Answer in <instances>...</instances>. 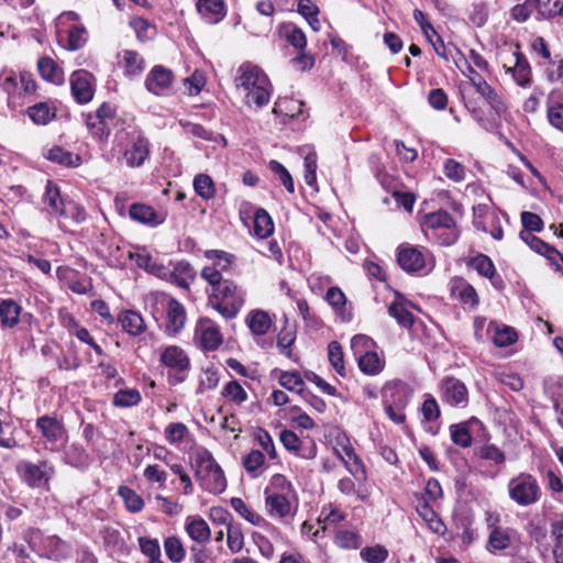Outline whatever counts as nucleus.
<instances>
[{"instance_id": "1", "label": "nucleus", "mask_w": 563, "mask_h": 563, "mask_svg": "<svg viewBox=\"0 0 563 563\" xmlns=\"http://www.w3.org/2000/svg\"><path fill=\"white\" fill-rule=\"evenodd\" d=\"M235 85L245 91V103L257 109L265 107L272 97L273 85L262 68L252 63H243L236 71Z\"/></svg>"}, {"instance_id": "2", "label": "nucleus", "mask_w": 563, "mask_h": 563, "mask_svg": "<svg viewBox=\"0 0 563 563\" xmlns=\"http://www.w3.org/2000/svg\"><path fill=\"white\" fill-rule=\"evenodd\" d=\"M192 461L195 477L203 490L214 495L224 492L227 487L224 473L209 450L197 449Z\"/></svg>"}, {"instance_id": "3", "label": "nucleus", "mask_w": 563, "mask_h": 563, "mask_svg": "<svg viewBox=\"0 0 563 563\" xmlns=\"http://www.w3.org/2000/svg\"><path fill=\"white\" fill-rule=\"evenodd\" d=\"M210 306L224 319H234L244 305V292L232 280H227L221 287L207 289Z\"/></svg>"}, {"instance_id": "4", "label": "nucleus", "mask_w": 563, "mask_h": 563, "mask_svg": "<svg viewBox=\"0 0 563 563\" xmlns=\"http://www.w3.org/2000/svg\"><path fill=\"white\" fill-rule=\"evenodd\" d=\"M509 498L520 507L534 505L541 498V487L534 476L529 473H519L509 479Z\"/></svg>"}, {"instance_id": "5", "label": "nucleus", "mask_w": 563, "mask_h": 563, "mask_svg": "<svg viewBox=\"0 0 563 563\" xmlns=\"http://www.w3.org/2000/svg\"><path fill=\"white\" fill-rule=\"evenodd\" d=\"M397 262L409 274H428L434 266L432 254L424 247L402 244L397 249Z\"/></svg>"}, {"instance_id": "6", "label": "nucleus", "mask_w": 563, "mask_h": 563, "mask_svg": "<svg viewBox=\"0 0 563 563\" xmlns=\"http://www.w3.org/2000/svg\"><path fill=\"white\" fill-rule=\"evenodd\" d=\"M16 473L29 487L47 489L55 475V466L47 460L38 461V463L22 460L16 464Z\"/></svg>"}, {"instance_id": "7", "label": "nucleus", "mask_w": 563, "mask_h": 563, "mask_svg": "<svg viewBox=\"0 0 563 563\" xmlns=\"http://www.w3.org/2000/svg\"><path fill=\"white\" fill-rule=\"evenodd\" d=\"M121 120L115 114V109L103 102L95 113L86 115V125L92 136L101 142L108 141L111 131Z\"/></svg>"}, {"instance_id": "8", "label": "nucleus", "mask_w": 563, "mask_h": 563, "mask_svg": "<svg viewBox=\"0 0 563 563\" xmlns=\"http://www.w3.org/2000/svg\"><path fill=\"white\" fill-rule=\"evenodd\" d=\"M36 429L41 432L45 448L52 452L60 451L67 443V431L62 420L48 415L36 419Z\"/></svg>"}, {"instance_id": "9", "label": "nucleus", "mask_w": 563, "mask_h": 563, "mask_svg": "<svg viewBox=\"0 0 563 563\" xmlns=\"http://www.w3.org/2000/svg\"><path fill=\"white\" fill-rule=\"evenodd\" d=\"M423 225L429 230H445V232L438 236V241L441 245H452L457 241L460 236L455 220L445 210H439L426 214L423 219Z\"/></svg>"}, {"instance_id": "10", "label": "nucleus", "mask_w": 563, "mask_h": 563, "mask_svg": "<svg viewBox=\"0 0 563 563\" xmlns=\"http://www.w3.org/2000/svg\"><path fill=\"white\" fill-rule=\"evenodd\" d=\"M471 84L476 92L486 101L490 110L498 119H505L508 107L504 97L493 88L482 76L471 77Z\"/></svg>"}, {"instance_id": "11", "label": "nucleus", "mask_w": 563, "mask_h": 563, "mask_svg": "<svg viewBox=\"0 0 563 563\" xmlns=\"http://www.w3.org/2000/svg\"><path fill=\"white\" fill-rule=\"evenodd\" d=\"M520 537L519 532L511 527L495 529L488 533L486 550L490 554H506L507 551L518 548Z\"/></svg>"}, {"instance_id": "12", "label": "nucleus", "mask_w": 563, "mask_h": 563, "mask_svg": "<svg viewBox=\"0 0 563 563\" xmlns=\"http://www.w3.org/2000/svg\"><path fill=\"white\" fill-rule=\"evenodd\" d=\"M440 393L441 399L452 407L465 408L468 404V390L455 377H445L440 384Z\"/></svg>"}, {"instance_id": "13", "label": "nucleus", "mask_w": 563, "mask_h": 563, "mask_svg": "<svg viewBox=\"0 0 563 563\" xmlns=\"http://www.w3.org/2000/svg\"><path fill=\"white\" fill-rule=\"evenodd\" d=\"M173 82V71L162 65H156L146 75L144 84L148 92L155 96H166L168 95Z\"/></svg>"}, {"instance_id": "14", "label": "nucleus", "mask_w": 563, "mask_h": 563, "mask_svg": "<svg viewBox=\"0 0 563 563\" xmlns=\"http://www.w3.org/2000/svg\"><path fill=\"white\" fill-rule=\"evenodd\" d=\"M161 362L176 373L177 383L185 380V375L180 374L189 369L190 361L183 349L176 345L166 346L161 353Z\"/></svg>"}, {"instance_id": "15", "label": "nucleus", "mask_w": 563, "mask_h": 563, "mask_svg": "<svg viewBox=\"0 0 563 563\" xmlns=\"http://www.w3.org/2000/svg\"><path fill=\"white\" fill-rule=\"evenodd\" d=\"M71 95L78 103H87L93 97L92 75L87 70H76L70 76Z\"/></svg>"}, {"instance_id": "16", "label": "nucleus", "mask_w": 563, "mask_h": 563, "mask_svg": "<svg viewBox=\"0 0 563 563\" xmlns=\"http://www.w3.org/2000/svg\"><path fill=\"white\" fill-rule=\"evenodd\" d=\"M196 336L199 338L201 346L208 351L217 350L222 343V334L219 327L209 318L199 320L196 328Z\"/></svg>"}, {"instance_id": "17", "label": "nucleus", "mask_w": 563, "mask_h": 563, "mask_svg": "<svg viewBox=\"0 0 563 563\" xmlns=\"http://www.w3.org/2000/svg\"><path fill=\"white\" fill-rule=\"evenodd\" d=\"M129 258L134 261L136 266L146 273L162 279L166 276V266L154 258L145 247L136 246L134 251H130Z\"/></svg>"}, {"instance_id": "18", "label": "nucleus", "mask_w": 563, "mask_h": 563, "mask_svg": "<svg viewBox=\"0 0 563 563\" xmlns=\"http://www.w3.org/2000/svg\"><path fill=\"white\" fill-rule=\"evenodd\" d=\"M165 273L166 276L162 277L163 280L175 284L186 290L189 289L190 284L196 278L194 267L188 262L184 261L174 264L173 268L166 266Z\"/></svg>"}, {"instance_id": "19", "label": "nucleus", "mask_w": 563, "mask_h": 563, "mask_svg": "<svg viewBox=\"0 0 563 563\" xmlns=\"http://www.w3.org/2000/svg\"><path fill=\"white\" fill-rule=\"evenodd\" d=\"M451 296L461 303L475 308L479 303L478 295L475 288L463 277H453L450 280Z\"/></svg>"}, {"instance_id": "20", "label": "nucleus", "mask_w": 563, "mask_h": 563, "mask_svg": "<svg viewBox=\"0 0 563 563\" xmlns=\"http://www.w3.org/2000/svg\"><path fill=\"white\" fill-rule=\"evenodd\" d=\"M265 507L268 515L273 518H286L292 516V507L289 499L280 493L265 489Z\"/></svg>"}, {"instance_id": "21", "label": "nucleus", "mask_w": 563, "mask_h": 563, "mask_svg": "<svg viewBox=\"0 0 563 563\" xmlns=\"http://www.w3.org/2000/svg\"><path fill=\"white\" fill-rule=\"evenodd\" d=\"M470 265L483 277L489 279L492 286L497 290H503L505 288V283L503 277L496 272V267L490 260L485 254H477L470 262Z\"/></svg>"}, {"instance_id": "22", "label": "nucleus", "mask_w": 563, "mask_h": 563, "mask_svg": "<svg viewBox=\"0 0 563 563\" xmlns=\"http://www.w3.org/2000/svg\"><path fill=\"white\" fill-rule=\"evenodd\" d=\"M150 155V142L142 134L133 137L130 148L123 153L125 163L129 167H140L144 164Z\"/></svg>"}, {"instance_id": "23", "label": "nucleus", "mask_w": 563, "mask_h": 563, "mask_svg": "<svg viewBox=\"0 0 563 563\" xmlns=\"http://www.w3.org/2000/svg\"><path fill=\"white\" fill-rule=\"evenodd\" d=\"M413 307L409 300L396 292L395 300L388 307V313L400 327L410 329L415 323V316L410 310Z\"/></svg>"}, {"instance_id": "24", "label": "nucleus", "mask_w": 563, "mask_h": 563, "mask_svg": "<svg viewBox=\"0 0 563 563\" xmlns=\"http://www.w3.org/2000/svg\"><path fill=\"white\" fill-rule=\"evenodd\" d=\"M66 200L67 199L62 196L57 184L52 180H47L42 196V203L44 206L43 211L52 218H57Z\"/></svg>"}, {"instance_id": "25", "label": "nucleus", "mask_w": 563, "mask_h": 563, "mask_svg": "<svg viewBox=\"0 0 563 563\" xmlns=\"http://www.w3.org/2000/svg\"><path fill=\"white\" fill-rule=\"evenodd\" d=\"M129 214L132 220L142 224L155 228L165 222V214L157 212L153 207L145 203H133Z\"/></svg>"}, {"instance_id": "26", "label": "nucleus", "mask_w": 563, "mask_h": 563, "mask_svg": "<svg viewBox=\"0 0 563 563\" xmlns=\"http://www.w3.org/2000/svg\"><path fill=\"white\" fill-rule=\"evenodd\" d=\"M196 7L201 18L209 24H217L227 15L224 0H198Z\"/></svg>"}, {"instance_id": "27", "label": "nucleus", "mask_w": 563, "mask_h": 563, "mask_svg": "<svg viewBox=\"0 0 563 563\" xmlns=\"http://www.w3.org/2000/svg\"><path fill=\"white\" fill-rule=\"evenodd\" d=\"M184 529L194 544L208 543L211 530L207 521L199 516H188L185 519Z\"/></svg>"}, {"instance_id": "28", "label": "nucleus", "mask_w": 563, "mask_h": 563, "mask_svg": "<svg viewBox=\"0 0 563 563\" xmlns=\"http://www.w3.org/2000/svg\"><path fill=\"white\" fill-rule=\"evenodd\" d=\"M411 393L407 384L395 382L383 390V402L405 409L410 401Z\"/></svg>"}, {"instance_id": "29", "label": "nucleus", "mask_w": 563, "mask_h": 563, "mask_svg": "<svg viewBox=\"0 0 563 563\" xmlns=\"http://www.w3.org/2000/svg\"><path fill=\"white\" fill-rule=\"evenodd\" d=\"M166 332L169 334L178 333L185 325L186 322V310L185 307L174 298H168L166 303Z\"/></svg>"}, {"instance_id": "30", "label": "nucleus", "mask_w": 563, "mask_h": 563, "mask_svg": "<svg viewBox=\"0 0 563 563\" xmlns=\"http://www.w3.org/2000/svg\"><path fill=\"white\" fill-rule=\"evenodd\" d=\"M118 58L126 77L140 76L145 68L144 58L135 51L124 49L118 54Z\"/></svg>"}, {"instance_id": "31", "label": "nucleus", "mask_w": 563, "mask_h": 563, "mask_svg": "<svg viewBox=\"0 0 563 563\" xmlns=\"http://www.w3.org/2000/svg\"><path fill=\"white\" fill-rule=\"evenodd\" d=\"M22 308L11 298L0 299V324L3 329H12L20 321Z\"/></svg>"}, {"instance_id": "32", "label": "nucleus", "mask_w": 563, "mask_h": 563, "mask_svg": "<svg viewBox=\"0 0 563 563\" xmlns=\"http://www.w3.org/2000/svg\"><path fill=\"white\" fill-rule=\"evenodd\" d=\"M64 462L78 470H87L92 459L82 445L73 443L65 451Z\"/></svg>"}, {"instance_id": "33", "label": "nucleus", "mask_w": 563, "mask_h": 563, "mask_svg": "<svg viewBox=\"0 0 563 563\" xmlns=\"http://www.w3.org/2000/svg\"><path fill=\"white\" fill-rule=\"evenodd\" d=\"M516 63L514 67H509L507 71L511 73L514 80L521 87L531 85V67L527 58L520 52L515 54Z\"/></svg>"}, {"instance_id": "34", "label": "nucleus", "mask_w": 563, "mask_h": 563, "mask_svg": "<svg viewBox=\"0 0 563 563\" xmlns=\"http://www.w3.org/2000/svg\"><path fill=\"white\" fill-rule=\"evenodd\" d=\"M118 321L130 335H139L146 330L143 317L134 310H125L119 314Z\"/></svg>"}, {"instance_id": "35", "label": "nucleus", "mask_w": 563, "mask_h": 563, "mask_svg": "<svg viewBox=\"0 0 563 563\" xmlns=\"http://www.w3.org/2000/svg\"><path fill=\"white\" fill-rule=\"evenodd\" d=\"M45 554L48 559L59 561L70 554V547L57 536L46 537L43 541Z\"/></svg>"}, {"instance_id": "36", "label": "nucleus", "mask_w": 563, "mask_h": 563, "mask_svg": "<svg viewBox=\"0 0 563 563\" xmlns=\"http://www.w3.org/2000/svg\"><path fill=\"white\" fill-rule=\"evenodd\" d=\"M231 506L232 508L246 521L252 523L253 526L260 527V528H268L271 527V523L262 517L258 512H256L254 509L249 507L243 499L239 497H233L231 499Z\"/></svg>"}, {"instance_id": "37", "label": "nucleus", "mask_w": 563, "mask_h": 563, "mask_svg": "<svg viewBox=\"0 0 563 563\" xmlns=\"http://www.w3.org/2000/svg\"><path fill=\"white\" fill-rule=\"evenodd\" d=\"M347 514L333 504L324 505L320 511L318 523L322 530H328L344 521Z\"/></svg>"}, {"instance_id": "38", "label": "nucleus", "mask_w": 563, "mask_h": 563, "mask_svg": "<svg viewBox=\"0 0 563 563\" xmlns=\"http://www.w3.org/2000/svg\"><path fill=\"white\" fill-rule=\"evenodd\" d=\"M246 324L254 335L266 334L272 327L269 314L263 310H255L247 314Z\"/></svg>"}, {"instance_id": "39", "label": "nucleus", "mask_w": 563, "mask_h": 563, "mask_svg": "<svg viewBox=\"0 0 563 563\" xmlns=\"http://www.w3.org/2000/svg\"><path fill=\"white\" fill-rule=\"evenodd\" d=\"M45 157L53 162L66 167H77L81 164L79 155L64 150L60 146H54L47 151Z\"/></svg>"}, {"instance_id": "40", "label": "nucleus", "mask_w": 563, "mask_h": 563, "mask_svg": "<svg viewBox=\"0 0 563 563\" xmlns=\"http://www.w3.org/2000/svg\"><path fill=\"white\" fill-rule=\"evenodd\" d=\"M274 232V223L264 209H257L253 219V234L258 239H266Z\"/></svg>"}, {"instance_id": "41", "label": "nucleus", "mask_w": 563, "mask_h": 563, "mask_svg": "<svg viewBox=\"0 0 563 563\" xmlns=\"http://www.w3.org/2000/svg\"><path fill=\"white\" fill-rule=\"evenodd\" d=\"M356 358L360 369L366 375H377L384 368V363L376 352L365 351Z\"/></svg>"}, {"instance_id": "42", "label": "nucleus", "mask_w": 563, "mask_h": 563, "mask_svg": "<svg viewBox=\"0 0 563 563\" xmlns=\"http://www.w3.org/2000/svg\"><path fill=\"white\" fill-rule=\"evenodd\" d=\"M345 456L341 457L343 464L345 465L346 470L356 478H365L366 477V471L364 467V464L362 463V460L358 457V455L355 453L354 449L350 445H344L342 448Z\"/></svg>"}, {"instance_id": "43", "label": "nucleus", "mask_w": 563, "mask_h": 563, "mask_svg": "<svg viewBox=\"0 0 563 563\" xmlns=\"http://www.w3.org/2000/svg\"><path fill=\"white\" fill-rule=\"evenodd\" d=\"M29 118L38 125H46L55 118V109L47 102H38L27 109Z\"/></svg>"}, {"instance_id": "44", "label": "nucleus", "mask_w": 563, "mask_h": 563, "mask_svg": "<svg viewBox=\"0 0 563 563\" xmlns=\"http://www.w3.org/2000/svg\"><path fill=\"white\" fill-rule=\"evenodd\" d=\"M37 68L43 79L56 85L63 82L62 70L51 57L40 58L37 62Z\"/></svg>"}, {"instance_id": "45", "label": "nucleus", "mask_w": 563, "mask_h": 563, "mask_svg": "<svg viewBox=\"0 0 563 563\" xmlns=\"http://www.w3.org/2000/svg\"><path fill=\"white\" fill-rule=\"evenodd\" d=\"M338 490L347 497H355V500L366 501L369 493L365 488H357L355 481L352 477L344 476L338 482Z\"/></svg>"}, {"instance_id": "46", "label": "nucleus", "mask_w": 563, "mask_h": 563, "mask_svg": "<svg viewBox=\"0 0 563 563\" xmlns=\"http://www.w3.org/2000/svg\"><path fill=\"white\" fill-rule=\"evenodd\" d=\"M142 400V396L136 388H122L119 389L112 399V404L119 408H129L137 406Z\"/></svg>"}, {"instance_id": "47", "label": "nucleus", "mask_w": 563, "mask_h": 563, "mask_svg": "<svg viewBox=\"0 0 563 563\" xmlns=\"http://www.w3.org/2000/svg\"><path fill=\"white\" fill-rule=\"evenodd\" d=\"M164 550L166 556L173 563H180L186 558V549L176 536H169L164 540Z\"/></svg>"}, {"instance_id": "48", "label": "nucleus", "mask_w": 563, "mask_h": 563, "mask_svg": "<svg viewBox=\"0 0 563 563\" xmlns=\"http://www.w3.org/2000/svg\"><path fill=\"white\" fill-rule=\"evenodd\" d=\"M57 218L70 219L73 222L79 224L86 221L87 211L80 203L67 199Z\"/></svg>"}, {"instance_id": "49", "label": "nucleus", "mask_w": 563, "mask_h": 563, "mask_svg": "<svg viewBox=\"0 0 563 563\" xmlns=\"http://www.w3.org/2000/svg\"><path fill=\"white\" fill-rule=\"evenodd\" d=\"M118 495L122 498L126 509L130 512H140L144 508V500L132 488L128 486H120L118 489Z\"/></svg>"}, {"instance_id": "50", "label": "nucleus", "mask_w": 563, "mask_h": 563, "mask_svg": "<svg viewBox=\"0 0 563 563\" xmlns=\"http://www.w3.org/2000/svg\"><path fill=\"white\" fill-rule=\"evenodd\" d=\"M221 395L235 405H242L247 400V393L238 380L224 384Z\"/></svg>"}, {"instance_id": "51", "label": "nucleus", "mask_w": 563, "mask_h": 563, "mask_svg": "<svg viewBox=\"0 0 563 563\" xmlns=\"http://www.w3.org/2000/svg\"><path fill=\"white\" fill-rule=\"evenodd\" d=\"M129 24L134 30L137 40L141 42L148 41L156 34L155 26L141 16L131 18Z\"/></svg>"}, {"instance_id": "52", "label": "nucleus", "mask_w": 563, "mask_h": 563, "mask_svg": "<svg viewBox=\"0 0 563 563\" xmlns=\"http://www.w3.org/2000/svg\"><path fill=\"white\" fill-rule=\"evenodd\" d=\"M334 543L340 549H357L362 543L361 536L352 530L340 529L334 536Z\"/></svg>"}, {"instance_id": "53", "label": "nucleus", "mask_w": 563, "mask_h": 563, "mask_svg": "<svg viewBox=\"0 0 563 563\" xmlns=\"http://www.w3.org/2000/svg\"><path fill=\"white\" fill-rule=\"evenodd\" d=\"M0 84L10 98L21 97L19 74H15L13 70H3L0 74Z\"/></svg>"}, {"instance_id": "54", "label": "nucleus", "mask_w": 563, "mask_h": 563, "mask_svg": "<svg viewBox=\"0 0 563 563\" xmlns=\"http://www.w3.org/2000/svg\"><path fill=\"white\" fill-rule=\"evenodd\" d=\"M328 358L331 366L340 376H345L342 346L338 341H331L328 345Z\"/></svg>"}, {"instance_id": "55", "label": "nucleus", "mask_w": 563, "mask_h": 563, "mask_svg": "<svg viewBox=\"0 0 563 563\" xmlns=\"http://www.w3.org/2000/svg\"><path fill=\"white\" fill-rule=\"evenodd\" d=\"M279 384L290 390L296 391L300 396L307 390L305 388V383L301 376L296 372H283L278 379Z\"/></svg>"}, {"instance_id": "56", "label": "nucleus", "mask_w": 563, "mask_h": 563, "mask_svg": "<svg viewBox=\"0 0 563 563\" xmlns=\"http://www.w3.org/2000/svg\"><path fill=\"white\" fill-rule=\"evenodd\" d=\"M194 188L196 194L206 200L211 199L216 194L213 180L206 174H199L194 178Z\"/></svg>"}, {"instance_id": "57", "label": "nucleus", "mask_w": 563, "mask_h": 563, "mask_svg": "<svg viewBox=\"0 0 563 563\" xmlns=\"http://www.w3.org/2000/svg\"><path fill=\"white\" fill-rule=\"evenodd\" d=\"M188 434L189 430L183 422H172L164 430L166 441L173 445H178Z\"/></svg>"}, {"instance_id": "58", "label": "nucleus", "mask_w": 563, "mask_h": 563, "mask_svg": "<svg viewBox=\"0 0 563 563\" xmlns=\"http://www.w3.org/2000/svg\"><path fill=\"white\" fill-rule=\"evenodd\" d=\"M451 440L461 448H468L472 444V435L466 423L452 424L450 427Z\"/></svg>"}, {"instance_id": "59", "label": "nucleus", "mask_w": 563, "mask_h": 563, "mask_svg": "<svg viewBox=\"0 0 563 563\" xmlns=\"http://www.w3.org/2000/svg\"><path fill=\"white\" fill-rule=\"evenodd\" d=\"M517 341V332L511 327H494L493 342L495 345L506 347Z\"/></svg>"}, {"instance_id": "60", "label": "nucleus", "mask_w": 563, "mask_h": 563, "mask_svg": "<svg viewBox=\"0 0 563 563\" xmlns=\"http://www.w3.org/2000/svg\"><path fill=\"white\" fill-rule=\"evenodd\" d=\"M360 556L367 563H384L388 558V550L380 544L365 547L361 550Z\"/></svg>"}, {"instance_id": "61", "label": "nucleus", "mask_w": 563, "mask_h": 563, "mask_svg": "<svg viewBox=\"0 0 563 563\" xmlns=\"http://www.w3.org/2000/svg\"><path fill=\"white\" fill-rule=\"evenodd\" d=\"M268 168L279 179L288 192L292 194L295 191L292 177L283 164L272 159L268 163Z\"/></svg>"}, {"instance_id": "62", "label": "nucleus", "mask_w": 563, "mask_h": 563, "mask_svg": "<svg viewBox=\"0 0 563 563\" xmlns=\"http://www.w3.org/2000/svg\"><path fill=\"white\" fill-rule=\"evenodd\" d=\"M477 455L482 460L490 461L495 465H503L506 461L505 453L495 444H485L477 451Z\"/></svg>"}, {"instance_id": "63", "label": "nucleus", "mask_w": 563, "mask_h": 563, "mask_svg": "<svg viewBox=\"0 0 563 563\" xmlns=\"http://www.w3.org/2000/svg\"><path fill=\"white\" fill-rule=\"evenodd\" d=\"M285 37L287 42L297 49L302 51L307 45L306 34L295 24H288L285 26Z\"/></svg>"}, {"instance_id": "64", "label": "nucleus", "mask_w": 563, "mask_h": 563, "mask_svg": "<svg viewBox=\"0 0 563 563\" xmlns=\"http://www.w3.org/2000/svg\"><path fill=\"white\" fill-rule=\"evenodd\" d=\"M549 123L563 132V102L550 101L547 111Z\"/></svg>"}]
</instances>
